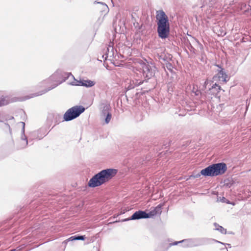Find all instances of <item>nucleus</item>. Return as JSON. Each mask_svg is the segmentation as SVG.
<instances>
[{"instance_id":"c756f323","label":"nucleus","mask_w":251,"mask_h":251,"mask_svg":"<svg viewBox=\"0 0 251 251\" xmlns=\"http://www.w3.org/2000/svg\"><path fill=\"white\" fill-rule=\"evenodd\" d=\"M116 222H118V221H114V222H109L108 224H112V223H116Z\"/></svg>"},{"instance_id":"1a4fd4ad","label":"nucleus","mask_w":251,"mask_h":251,"mask_svg":"<svg viewBox=\"0 0 251 251\" xmlns=\"http://www.w3.org/2000/svg\"><path fill=\"white\" fill-rule=\"evenodd\" d=\"M213 79L215 81L218 80L219 81L224 83H226L228 80V76L225 72L223 71V69H221L218 72L217 75H215Z\"/></svg>"},{"instance_id":"2f4dec72","label":"nucleus","mask_w":251,"mask_h":251,"mask_svg":"<svg viewBox=\"0 0 251 251\" xmlns=\"http://www.w3.org/2000/svg\"><path fill=\"white\" fill-rule=\"evenodd\" d=\"M118 216V215H116H116H114V216H113V218H116V217H117Z\"/></svg>"},{"instance_id":"72a5a7b5","label":"nucleus","mask_w":251,"mask_h":251,"mask_svg":"<svg viewBox=\"0 0 251 251\" xmlns=\"http://www.w3.org/2000/svg\"><path fill=\"white\" fill-rule=\"evenodd\" d=\"M217 67H218L219 68H221V67H220L219 65H217Z\"/></svg>"},{"instance_id":"473e14b6","label":"nucleus","mask_w":251,"mask_h":251,"mask_svg":"<svg viewBox=\"0 0 251 251\" xmlns=\"http://www.w3.org/2000/svg\"><path fill=\"white\" fill-rule=\"evenodd\" d=\"M200 176V174H198V175H197V177H198V176Z\"/></svg>"},{"instance_id":"412c9836","label":"nucleus","mask_w":251,"mask_h":251,"mask_svg":"<svg viewBox=\"0 0 251 251\" xmlns=\"http://www.w3.org/2000/svg\"><path fill=\"white\" fill-rule=\"evenodd\" d=\"M85 239V236H75V240H84Z\"/></svg>"},{"instance_id":"4be33fe9","label":"nucleus","mask_w":251,"mask_h":251,"mask_svg":"<svg viewBox=\"0 0 251 251\" xmlns=\"http://www.w3.org/2000/svg\"><path fill=\"white\" fill-rule=\"evenodd\" d=\"M166 67L169 70H172L173 66L170 63H166Z\"/></svg>"},{"instance_id":"f704fd0d","label":"nucleus","mask_w":251,"mask_h":251,"mask_svg":"<svg viewBox=\"0 0 251 251\" xmlns=\"http://www.w3.org/2000/svg\"><path fill=\"white\" fill-rule=\"evenodd\" d=\"M3 122L2 120H0V122Z\"/></svg>"},{"instance_id":"bb28decb","label":"nucleus","mask_w":251,"mask_h":251,"mask_svg":"<svg viewBox=\"0 0 251 251\" xmlns=\"http://www.w3.org/2000/svg\"><path fill=\"white\" fill-rule=\"evenodd\" d=\"M182 241H180V242H174L172 244L173 245H177L178 243H181Z\"/></svg>"},{"instance_id":"b1692460","label":"nucleus","mask_w":251,"mask_h":251,"mask_svg":"<svg viewBox=\"0 0 251 251\" xmlns=\"http://www.w3.org/2000/svg\"><path fill=\"white\" fill-rule=\"evenodd\" d=\"M14 118V117L13 116H7L5 118V121H8V120H13Z\"/></svg>"},{"instance_id":"393cba45","label":"nucleus","mask_w":251,"mask_h":251,"mask_svg":"<svg viewBox=\"0 0 251 251\" xmlns=\"http://www.w3.org/2000/svg\"><path fill=\"white\" fill-rule=\"evenodd\" d=\"M75 240V236H71L69 238L67 239L65 241H72Z\"/></svg>"},{"instance_id":"cd10ccee","label":"nucleus","mask_w":251,"mask_h":251,"mask_svg":"<svg viewBox=\"0 0 251 251\" xmlns=\"http://www.w3.org/2000/svg\"><path fill=\"white\" fill-rule=\"evenodd\" d=\"M208 81H205V82H204V86H205V87H206V86L208 84Z\"/></svg>"},{"instance_id":"f8f14e48","label":"nucleus","mask_w":251,"mask_h":251,"mask_svg":"<svg viewBox=\"0 0 251 251\" xmlns=\"http://www.w3.org/2000/svg\"><path fill=\"white\" fill-rule=\"evenodd\" d=\"M9 102V99L8 97H2L0 98V106L7 105Z\"/></svg>"},{"instance_id":"f3484780","label":"nucleus","mask_w":251,"mask_h":251,"mask_svg":"<svg viewBox=\"0 0 251 251\" xmlns=\"http://www.w3.org/2000/svg\"><path fill=\"white\" fill-rule=\"evenodd\" d=\"M57 77L56 76L55 74L52 75L51 76H50L48 79L45 80L44 81V82H49L50 81H56L57 79Z\"/></svg>"},{"instance_id":"423d86ee","label":"nucleus","mask_w":251,"mask_h":251,"mask_svg":"<svg viewBox=\"0 0 251 251\" xmlns=\"http://www.w3.org/2000/svg\"><path fill=\"white\" fill-rule=\"evenodd\" d=\"M161 206H157L154 208V209L151 211L150 214L147 213L145 211L139 210L138 211H136L131 217L130 219L127 220L125 219L123 221H126V220H137L140 219L142 218H148L150 217V216H154L157 213L160 212L161 210Z\"/></svg>"},{"instance_id":"6e6552de","label":"nucleus","mask_w":251,"mask_h":251,"mask_svg":"<svg viewBox=\"0 0 251 251\" xmlns=\"http://www.w3.org/2000/svg\"><path fill=\"white\" fill-rule=\"evenodd\" d=\"M19 126H22V129L21 131V139L17 146V148L19 149H24L28 145V141L26 137L25 134V123L23 122H20L18 123Z\"/></svg>"},{"instance_id":"9b49d317","label":"nucleus","mask_w":251,"mask_h":251,"mask_svg":"<svg viewBox=\"0 0 251 251\" xmlns=\"http://www.w3.org/2000/svg\"><path fill=\"white\" fill-rule=\"evenodd\" d=\"M96 82L89 79H83V83H82L83 86L89 88L94 86Z\"/></svg>"},{"instance_id":"6ab92c4d","label":"nucleus","mask_w":251,"mask_h":251,"mask_svg":"<svg viewBox=\"0 0 251 251\" xmlns=\"http://www.w3.org/2000/svg\"><path fill=\"white\" fill-rule=\"evenodd\" d=\"M221 87L217 84L216 83L211 86V88H209V90L215 89L216 91H218L220 89Z\"/></svg>"},{"instance_id":"7ed1b4c3","label":"nucleus","mask_w":251,"mask_h":251,"mask_svg":"<svg viewBox=\"0 0 251 251\" xmlns=\"http://www.w3.org/2000/svg\"><path fill=\"white\" fill-rule=\"evenodd\" d=\"M226 169V166L225 163L214 164L201 170V174L204 176H217L224 174Z\"/></svg>"},{"instance_id":"5701e85b","label":"nucleus","mask_w":251,"mask_h":251,"mask_svg":"<svg viewBox=\"0 0 251 251\" xmlns=\"http://www.w3.org/2000/svg\"><path fill=\"white\" fill-rule=\"evenodd\" d=\"M4 124H5V126L8 128L9 131V133L11 135H12V130H11V129L10 128L9 125L7 123H5Z\"/></svg>"},{"instance_id":"ddd939ff","label":"nucleus","mask_w":251,"mask_h":251,"mask_svg":"<svg viewBox=\"0 0 251 251\" xmlns=\"http://www.w3.org/2000/svg\"><path fill=\"white\" fill-rule=\"evenodd\" d=\"M142 83V82L140 81V82H136L134 83V81H132V83L130 82V84L126 87V89L129 90L132 89H133L135 86H139Z\"/></svg>"},{"instance_id":"20e7f679","label":"nucleus","mask_w":251,"mask_h":251,"mask_svg":"<svg viewBox=\"0 0 251 251\" xmlns=\"http://www.w3.org/2000/svg\"><path fill=\"white\" fill-rule=\"evenodd\" d=\"M85 110L82 106H75L66 111L63 116L64 121H70L78 117Z\"/></svg>"},{"instance_id":"0eeeda50","label":"nucleus","mask_w":251,"mask_h":251,"mask_svg":"<svg viewBox=\"0 0 251 251\" xmlns=\"http://www.w3.org/2000/svg\"><path fill=\"white\" fill-rule=\"evenodd\" d=\"M156 71V68L152 64L144 63L142 65V73L145 78L149 79L153 77Z\"/></svg>"},{"instance_id":"a211bd4d","label":"nucleus","mask_w":251,"mask_h":251,"mask_svg":"<svg viewBox=\"0 0 251 251\" xmlns=\"http://www.w3.org/2000/svg\"><path fill=\"white\" fill-rule=\"evenodd\" d=\"M157 57L160 60H162L164 62L167 61L166 56L164 53H161V54L157 53Z\"/></svg>"},{"instance_id":"39448f33","label":"nucleus","mask_w":251,"mask_h":251,"mask_svg":"<svg viewBox=\"0 0 251 251\" xmlns=\"http://www.w3.org/2000/svg\"><path fill=\"white\" fill-rule=\"evenodd\" d=\"M100 119L104 120L105 124H108L112 118V114L110 112L111 106L110 104L106 101L101 102L100 104Z\"/></svg>"},{"instance_id":"f03ea898","label":"nucleus","mask_w":251,"mask_h":251,"mask_svg":"<svg viewBox=\"0 0 251 251\" xmlns=\"http://www.w3.org/2000/svg\"><path fill=\"white\" fill-rule=\"evenodd\" d=\"M156 18L157 33L159 38H167L170 33V24L168 16L163 10L157 11Z\"/></svg>"},{"instance_id":"2eb2a0df","label":"nucleus","mask_w":251,"mask_h":251,"mask_svg":"<svg viewBox=\"0 0 251 251\" xmlns=\"http://www.w3.org/2000/svg\"><path fill=\"white\" fill-rule=\"evenodd\" d=\"M214 225L216 229L217 230H219L221 233H226V229H225L222 226H219L217 223H215Z\"/></svg>"},{"instance_id":"c85d7f7f","label":"nucleus","mask_w":251,"mask_h":251,"mask_svg":"<svg viewBox=\"0 0 251 251\" xmlns=\"http://www.w3.org/2000/svg\"><path fill=\"white\" fill-rule=\"evenodd\" d=\"M189 48L190 50H194V48L193 47V46L191 45H190V47H189Z\"/></svg>"},{"instance_id":"a878e982","label":"nucleus","mask_w":251,"mask_h":251,"mask_svg":"<svg viewBox=\"0 0 251 251\" xmlns=\"http://www.w3.org/2000/svg\"><path fill=\"white\" fill-rule=\"evenodd\" d=\"M193 93H194L196 96H199V94L201 93L199 91H195L194 90H193Z\"/></svg>"},{"instance_id":"f257e3e1","label":"nucleus","mask_w":251,"mask_h":251,"mask_svg":"<svg viewBox=\"0 0 251 251\" xmlns=\"http://www.w3.org/2000/svg\"><path fill=\"white\" fill-rule=\"evenodd\" d=\"M117 170L114 169L102 170L90 179L88 186L92 188L100 186L113 178L117 174Z\"/></svg>"},{"instance_id":"aec40b11","label":"nucleus","mask_w":251,"mask_h":251,"mask_svg":"<svg viewBox=\"0 0 251 251\" xmlns=\"http://www.w3.org/2000/svg\"><path fill=\"white\" fill-rule=\"evenodd\" d=\"M94 3H100V4H101V5H102V6H103V8L104 10H105V9H108V7L107 5L103 2H98L97 1H95L94 2Z\"/></svg>"},{"instance_id":"9d476101","label":"nucleus","mask_w":251,"mask_h":251,"mask_svg":"<svg viewBox=\"0 0 251 251\" xmlns=\"http://www.w3.org/2000/svg\"><path fill=\"white\" fill-rule=\"evenodd\" d=\"M105 56V59H106L108 57H112L114 56V49L112 46H109L107 48V51L106 53L102 56L103 58Z\"/></svg>"},{"instance_id":"4468645a","label":"nucleus","mask_w":251,"mask_h":251,"mask_svg":"<svg viewBox=\"0 0 251 251\" xmlns=\"http://www.w3.org/2000/svg\"><path fill=\"white\" fill-rule=\"evenodd\" d=\"M58 85L57 84H53L52 85V86L50 87H49L48 89H46L45 90H44L42 93H38V94H34V96H40V95H42V94H45L46 93H47V92H48L50 90H52V89L55 88Z\"/></svg>"},{"instance_id":"7c9ffc66","label":"nucleus","mask_w":251,"mask_h":251,"mask_svg":"<svg viewBox=\"0 0 251 251\" xmlns=\"http://www.w3.org/2000/svg\"><path fill=\"white\" fill-rule=\"evenodd\" d=\"M10 251H16V249H12L10 250Z\"/></svg>"},{"instance_id":"dca6fc26","label":"nucleus","mask_w":251,"mask_h":251,"mask_svg":"<svg viewBox=\"0 0 251 251\" xmlns=\"http://www.w3.org/2000/svg\"><path fill=\"white\" fill-rule=\"evenodd\" d=\"M74 79H75V81L71 83V84L72 85L83 86L82 83H83V79L80 80H77L75 78H74Z\"/></svg>"}]
</instances>
